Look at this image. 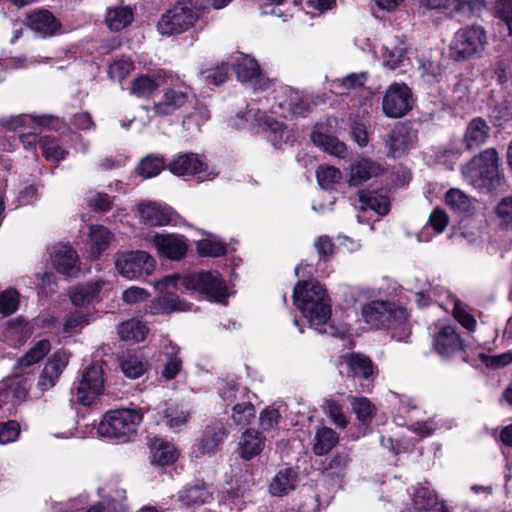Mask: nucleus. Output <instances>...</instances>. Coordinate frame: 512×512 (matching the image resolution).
<instances>
[{
    "label": "nucleus",
    "mask_w": 512,
    "mask_h": 512,
    "mask_svg": "<svg viewBox=\"0 0 512 512\" xmlns=\"http://www.w3.org/2000/svg\"><path fill=\"white\" fill-rule=\"evenodd\" d=\"M154 286L160 293L158 303L166 313L184 312L191 309L188 302L172 293V290L179 286L187 290L198 291L210 301L219 304H225L228 297L227 286L217 271H201L184 277L168 275L156 281Z\"/></svg>",
    "instance_id": "nucleus-1"
},
{
    "label": "nucleus",
    "mask_w": 512,
    "mask_h": 512,
    "mask_svg": "<svg viewBox=\"0 0 512 512\" xmlns=\"http://www.w3.org/2000/svg\"><path fill=\"white\" fill-rule=\"evenodd\" d=\"M294 304L302 312L311 326L320 333H326L327 329L318 327L327 324L331 317V299L326 289L318 282H298L293 292Z\"/></svg>",
    "instance_id": "nucleus-2"
},
{
    "label": "nucleus",
    "mask_w": 512,
    "mask_h": 512,
    "mask_svg": "<svg viewBox=\"0 0 512 512\" xmlns=\"http://www.w3.org/2000/svg\"><path fill=\"white\" fill-rule=\"evenodd\" d=\"M464 178L477 189L490 190L499 185V156L494 148L483 150L466 163L462 169Z\"/></svg>",
    "instance_id": "nucleus-3"
},
{
    "label": "nucleus",
    "mask_w": 512,
    "mask_h": 512,
    "mask_svg": "<svg viewBox=\"0 0 512 512\" xmlns=\"http://www.w3.org/2000/svg\"><path fill=\"white\" fill-rule=\"evenodd\" d=\"M140 410L122 408L108 411L98 425L102 437L125 439L134 434L142 421Z\"/></svg>",
    "instance_id": "nucleus-4"
},
{
    "label": "nucleus",
    "mask_w": 512,
    "mask_h": 512,
    "mask_svg": "<svg viewBox=\"0 0 512 512\" xmlns=\"http://www.w3.org/2000/svg\"><path fill=\"white\" fill-rule=\"evenodd\" d=\"M486 40V32L481 26L461 28L450 43V56L457 61L469 59L484 50Z\"/></svg>",
    "instance_id": "nucleus-5"
},
{
    "label": "nucleus",
    "mask_w": 512,
    "mask_h": 512,
    "mask_svg": "<svg viewBox=\"0 0 512 512\" xmlns=\"http://www.w3.org/2000/svg\"><path fill=\"white\" fill-rule=\"evenodd\" d=\"M197 19L198 13L192 5L178 2L161 15L157 30L163 36L181 34L189 30Z\"/></svg>",
    "instance_id": "nucleus-6"
},
{
    "label": "nucleus",
    "mask_w": 512,
    "mask_h": 512,
    "mask_svg": "<svg viewBox=\"0 0 512 512\" xmlns=\"http://www.w3.org/2000/svg\"><path fill=\"white\" fill-rule=\"evenodd\" d=\"M115 267L124 278L135 280L152 274L155 260L145 251L120 252L115 255Z\"/></svg>",
    "instance_id": "nucleus-7"
},
{
    "label": "nucleus",
    "mask_w": 512,
    "mask_h": 512,
    "mask_svg": "<svg viewBox=\"0 0 512 512\" xmlns=\"http://www.w3.org/2000/svg\"><path fill=\"white\" fill-rule=\"evenodd\" d=\"M364 321L372 327H391L407 319L406 310L396 308L391 303L372 301L362 308Z\"/></svg>",
    "instance_id": "nucleus-8"
},
{
    "label": "nucleus",
    "mask_w": 512,
    "mask_h": 512,
    "mask_svg": "<svg viewBox=\"0 0 512 512\" xmlns=\"http://www.w3.org/2000/svg\"><path fill=\"white\" fill-rule=\"evenodd\" d=\"M275 113L287 118L304 117L311 108L310 103L297 91L288 86H281L276 90Z\"/></svg>",
    "instance_id": "nucleus-9"
},
{
    "label": "nucleus",
    "mask_w": 512,
    "mask_h": 512,
    "mask_svg": "<svg viewBox=\"0 0 512 512\" xmlns=\"http://www.w3.org/2000/svg\"><path fill=\"white\" fill-rule=\"evenodd\" d=\"M432 347L442 358H451L464 353V343L455 326L439 324L433 334Z\"/></svg>",
    "instance_id": "nucleus-10"
},
{
    "label": "nucleus",
    "mask_w": 512,
    "mask_h": 512,
    "mask_svg": "<svg viewBox=\"0 0 512 512\" xmlns=\"http://www.w3.org/2000/svg\"><path fill=\"white\" fill-rule=\"evenodd\" d=\"M412 93L406 84L394 83L387 89L382 103L383 112L390 118L404 116L412 108Z\"/></svg>",
    "instance_id": "nucleus-11"
},
{
    "label": "nucleus",
    "mask_w": 512,
    "mask_h": 512,
    "mask_svg": "<svg viewBox=\"0 0 512 512\" xmlns=\"http://www.w3.org/2000/svg\"><path fill=\"white\" fill-rule=\"evenodd\" d=\"M104 389L103 371L100 366H88L82 375L77 389V401L83 405H91L102 394Z\"/></svg>",
    "instance_id": "nucleus-12"
},
{
    "label": "nucleus",
    "mask_w": 512,
    "mask_h": 512,
    "mask_svg": "<svg viewBox=\"0 0 512 512\" xmlns=\"http://www.w3.org/2000/svg\"><path fill=\"white\" fill-rule=\"evenodd\" d=\"M171 173L177 176H196L198 181L211 180L215 174L207 173L204 170V163L197 154L181 153L173 158L168 164Z\"/></svg>",
    "instance_id": "nucleus-13"
},
{
    "label": "nucleus",
    "mask_w": 512,
    "mask_h": 512,
    "mask_svg": "<svg viewBox=\"0 0 512 512\" xmlns=\"http://www.w3.org/2000/svg\"><path fill=\"white\" fill-rule=\"evenodd\" d=\"M340 372L346 370L348 376L373 380L377 370L372 360L361 353H347L339 357Z\"/></svg>",
    "instance_id": "nucleus-14"
},
{
    "label": "nucleus",
    "mask_w": 512,
    "mask_h": 512,
    "mask_svg": "<svg viewBox=\"0 0 512 512\" xmlns=\"http://www.w3.org/2000/svg\"><path fill=\"white\" fill-rule=\"evenodd\" d=\"M194 98L191 89L187 86L171 87L165 90L160 102L153 106L155 115L168 116L174 114Z\"/></svg>",
    "instance_id": "nucleus-15"
},
{
    "label": "nucleus",
    "mask_w": 512,
    "mask_h": 512,
    "mask_svg": "<svg viewBox=\"0 0 512 512\" xmlns=\"http://www.w3.org/2000/svg\"><path fill=\"white\" fill-rule=\"evenodd\" d=\"M233 68L239 81L250 83L253 87L260 89H266L269 86V80L264 77L254 58L242 55Z\"/></svg>",
    "instance_id": "nucleus-16"
},
{
    "label": "nucleus",
    "mask_w": 512,
    "mask_h": 512,
    "mask_svg": "<svg viewBox=\"0 0 512 512\" xmlns=\"http://www.w3.org/2000/svg\"><path fill=\"white\" fill-rule=\"evenodd\" d=\"M152 241L158 254L170 260H179L187 252L188 245L182 235L156 233Z\"/></svg>",
    "instance_id": "nucleus-17"
},
{
    "label": "nucleus",
    "mask_w": 512,
    "mask_h": 512,
    "mask_svg": "<svg viewBox=\"0 0 512 512\" xmlns=\"http://www.w3.org/2000/svg\"><path fill=\"white\" fill-rule=\"evenodd\" d=\"M69 362V354L65 351H56L52 358L44 366L38 380V387L41 391L51 389L58 381L63 370Z\"/></svg>",
    "instance_id": "nucleus-18"
},
{
    "label": "nucleus",
    "mask_w": 512,
    "mask_h": 512,
    "mask_svg": "<svg viewBox=\"0 0 512 512\" xmlns=\"http://www.w3.org/2000/svg\"><path fill=\"white\" fill-rule=\"evenodd\" d=\"M27 25L42 38L54 36L60 32L61 23L48 10H36L27 17Z\"/></svg>",
    "instance_id": "nucleus-19"
},
{
    "label": "nucleus",
    "mask_w": 512,
    "mask_h": 512,
    "mask_svg": "<svg viewBox=\"0 0 512 512\" xmlns=\"http://www.w3.org/2000/svg\"><path fill=\"white\" fill-rule=\"evenodd\" d=\"M51 257L55 268L60 273L73 276L79 272L77 266L78 256L72 247L65 244H57L52 248Z\"/></svg>",
    "instance_id": "nucleus-20"
},
{
    "label": "nucleus",
    "mask_w": 512,
    "mask_h": 512,
    "mask_svg": "<svg viewBox=\"0 0 512 512\" xmlns=\"http://www.w3.org/2000/svg\"><path fill=\"white\" fill-rule=\"evenodd\" d=\"M140 220L150 226H163L173 219V211L166 205L156 202L142 203L138 207Z\"/></svg>",
    "instance_id": "nucleus-21"
},
{
    "label": "nucleus",
    "mask_w": 512,
    "mask_h": 512,
    "mask_svg": "<svg viewBox=\"0 0 512 512\" xmlns=\"http://www.w3.org/2000/svg\"><path fill=\"white\" fill-rule=\"evenodd\" d=\"M227 435L228 431L223 422L215 421L210 423L206 426L203 435L199 440L198 449L200 453H214Z\"/></svg>",
    "instance_id": "nucleus-22"
},
{
    "label": "nucleus",
    "mask_w": 512,
    "mask_h": 512,
    "mask_svg": "<svg viewBox=\"0 0 512 512\" xmlns=\"http://www.w3.org/2000/svg\"><path fill=\"white\" fill-rule=\"evenodd\" d=\"M490 134V127L487 122L480 118L472 119L465 130L463 142L468 150H474L484 145Z\"/></svg>",
    "instance_id": "nucleus-23"
},
{
    "label": "nucleus",
    "mask_w": 512,
    "mask_h": 512,
    "mask_svg": "<svg viewBox=\"0 0 512 512\" xmlns=\"http://www.w3.org/2000/svg\"><path fill=\"white\" fill-rule=\"evenodd\" d=\"M298 485V474L292 468L279 470L271 479L269 493L275 497H283L294 491Z\"/></svg>",
    "instance_id": "nucleus-24"
},
{
    "label": "nucleus",
    "mask_w": 512,
    "mask_h": 512,
    "mask_svg": "<svg viewBox=\"0 0 512 512\" xmlns=\"http://www.w3.org/2000/svg\"><path fill=\"white\" fill-rule=\"evenodd\" d=\"M134 20V11L123 3L109 7L105 14V23L111 31H121L131 25Z\"/></svg>",
    "instance_id": "nucleus-25"
},
{
    "label": "nucleus",
    "mask_w": 512,
    "mask_h": 512,
    "mask_svg": "<svg viewBox=\"0 0 512 512\" xmlns=\"http://www.w3.org/2000/svg\"><path fill=\"white\" fill-rule=\"evenodd\" d=\"M150 454L151 463L159 466L174 463L179 455L173 443L160 438H155L151 441Z\"/></svg>",
    "instance_id": "nucleus-26"
},
{
    "label": "nucleus",
    "mask_w": 512,
    "mask_h": 512,
    "mask_svg": "<svg viewBox=\"0 0 512 512\" xmlns=\"http://www.w3.org/2000/svg\"><path fill=\"white\" fill-rule=\"evenodd\" d=\"M383 64L390 70L403 67L408 61L406 57V45L399 38H394L383 47Z\"/></svg>",
    "instance_id": "nucleus-27"
},
{
    "label": "nucleus",
    "mask_w": 512,
    "mask_h": 512,
    "mask_svg": "<svg viewBox=\"0 0 512 512\" xmlns=\"http://www.w3.org/2000/svg\"><path fill=\"white\" fill-rule=\"evenodd\" d=\"M386 145L392 157L396 158L403 155L412 146V137L408 128L404 125H397L389 133Z\"/></svg>",
    "instance_id": "nucleus-28"
},
{
    "label": "nucleus",
    "mask_w": 512,
    "mask_h": 512,
    "mask_svg": "<svg viewBox=\"0 0 512 512\" xmlns=\"http://www.w3.org/2000/svg\"><path fill=\"white\" fill-rule=\"evenodd\" d=\"M265 446V439L253 429L246 430L240 439L239 448L242 458L250 460L260 454Z\"/></svg>",
    "instance_id": "nucleus-29"
},
{
    "label": "nucleus",
    "mask_w": 512,
    "mask_h": 512,
    "mask_svg": "<svg viewBox=\"0 0 512 512\" xmlns=\"http://www.w3.org/2000/svg\"><path fill=\"white\" fill-rule=\"evenodd\" d=\"M212 499V493L203 482L186 486L179 492V500L185 505L207 504L210 503Z\"/></svg>",
    "instance_id": "nucleus-30"
},
{
    "label": "nucleus",
    "mask_w": 512,
    "mask_h": 512,
    "mask_svg": "<svg viewBox=\"0 0 512 512\" xmlns=\"http://www.w3.org/2000/svg\"><path fill=\"white\" fill-rule=\"evenodd\" d=\"M163 355L165 363L161 372V377L167 381L176 378L182 369V359L178 356L179 347L171 342L163 346Z\"/></svg>",
    "instance_id": "nucleus-31"
},
{
    "label": "nucleus",
    "mask_w": 512,
    "mask_h": 512,
    "mask_svg": "<svg viewBox=\"0 0 512 512\" xmlns=\"http://www.w3.org/2000/svg\"><path fill=\"white\" fill-rule=\"evenodd\" d=\"M359 209L362 211L372 210L378 215H385L389 211V202L387 197L376 191L361 190L358 193Z\"/></svg>",
    "instance_id": "nucleus-32"
},
{
    "label": "nucleus",
    "mask_w": 512,
    "mask_h": 512,
    "mask_svg": "<svg viewBox=\"0 0 512 512\" xmlns=\"http://www.w3.org/2000/svg\"><path fill=\"white\" fill-rule=\"evenodd\" d=\"M113 240V234L102 225H93L89 232V246L93 257H99L107 250Z\"/></svg>",
    "instance_id": "nucleus-33"
},
{
    "label": "nucleus",
    "mask_w": 512,
    "mask_h": 512,
    "mask_svg": "<svg viewBox=\"0 0 512 512\" xmlns=\"http://www.w3.org/2000/svg\"><path fill=\"white\" fill-rule=\"evenodd\" d=\"M339 437L337 433L329 427H319L312 441V450L318 455L328 454L338 443Z\"/></svg>",
    "instance_id": "nucleus-34"
},
{
    "label": "nucleus",
    "mask_w": 512,
    "mask_h": 512,
    "mask_svg": "<svg viewBox=\"0 0 512 512\" xmlns=\"http://www.w3.org/2000/svg\"><path fill=\"white\" fill-rule=\"evenodd\" d=\"M103 283L100 281L79 285L72 288L70 299L74 306L85 307L92 303L98 296Z\"/></svg>",
    "instance_id": "nucleus-35"
},
{
    "label": "nucleus",
    "mask_w": 512,
    "mask_h": 512,
    "mask_svg": "<svg viewBox=\"0 0 512 512\" xmlns=\"http://www.w3.org/2000/svg\"><path fill=\"white\" fill-rule=\"evenodd\" d=\"M219 395L227 406L232 405V407L237 402L251 399L248 389L234 381H223L219 388Z\"/></svg>",
    "instance_id": "nucleus-36"
},
{
    "label": "nucleus",
    "mask_w": 512,
    "mask_h": 512,
    "mask_svg": "<svg viewBox=\"0 0 512 512\" xmlns=\"http://www.w3.org/2000/svg\"><path fill=\"white\" fill-rule=\"evenodd\" d=\"M313 143L334 156L343 158L346 154V145L339 141L336 137L314 131L311 135Z\"/></svg>",
    "instance_id": "nucleus-37"
},
{
    "label": "nucleus",
    "mask_w": 512,
    "mask_h": 512,
    "mask_svg": "<svg viewBox=\"0 0 512 512\" xmlns=\"http://www.w3.org/2000/svg\"><path fill=\"white\" fill-rule=\"evenodd\" d=\"M51 350V344L48 340H39L31 347L17 362L16 370L24 367H30L41 361Z\"/></svg>",
    "instance_id": "nucleus-38"
},
{
    "label": "nucleus",
    "mask_w": 512,
    "mask_h": 512,
    "mask_svg": "<svg viewBox=\"0 0 512 512\" xmlns=\"http://www.w3.org/2000/svg\"><path fill=\"white\" fill-rule=\"evenodd\" d=\"M378 167L367 159L357 161L351 167L350 185L358 186L376 174Z\"/></svg>",
    "instance_id": "nucleus-39"
},
{
    "label": "nucleus",
    "mask_w": 512,
    "mask_h": 512,
    "mask_svg": "<svg viewBox=\"0 0 512 512\" xmlns=\"http://www.w3.org/2000/svg\"><path fill=\"white\" fill-rule=\"evenodd\" d=\"M445 203L456 213L465 214L473 209L472 200L459 189H450L445 195Z\"/></svg>",
    "instance_id": "nucleus-40"
},
{
    "label": "nucleus",
    "mask_w": 512,
    "mask_h": 512,
    "mask_svg": "<svg viewBox=\"0 0 512 512\" xmlns=\"http://www.w3.org/2000/svg\"><path fill=\"white\" fill-rule=\"evenodd\" d=\"M148 332L147 327L136 319H130L118 328V334L123 340L143 341Z\"/></svg>",
    "instance_id": "nucleus-41"
},
{
    "label": "nucleus",
    "mask_w": 512,
    "mask_h": 512,
    "mask_svg": "<svg viewBox=\"0 0 512 512\" xmlns=\"http://www.w3.org/2000/svg\"><path fill=\"white\" fill-rule=\"evenodd\" d=\"M189 418L190 412L179 405H170L164 411V421L170 429H181Z\"/></svg>",
    "instance_id": "nucleus-42"
},
{
    "label": "nucleus",
    "mask_w": 512,
    "mask_h": 512,
    "mask_svg": "<svg viewBox=\"0 0 512 512\" xmlns=\"http://www.w3.org/2000/svg\"><path fill=\"white\" fill-rule=\"evenodd\" d=\"M349 401L359 421L368 424L375 414V407L368 398L349 396Z\"/></svg>",
    "instance_id": "nucleus-43"
},
{
    "label": "nucleus",
    "mask_w": 512,
    "mask_h": 512,
    "mask_svg": "<svg viewBox=\"0 0 512 512\" xmlns=\"http://www.w3.org/2000/svg\"><path fill=\"white\" fill-rule=\"evenodd\" d=\"M28 121L37 122L41 126H49L51 122V117L49 116H30V115H17L10 116L8 118H3L0 120V123L3 127L9 130H16L20 127H23L27 124Z\"/></svg>",
    "instance_id": "nucleus-44"
},
{
    "label": "nucleus",
    "mask_w": 512,
    "mask_h": 512,
    "mask_svg": "<svg viewBox=\"0 0 512 512\" xmlns=\"http://www.w3.org/2000/svg\"><path fill=\"white\" fill-rule=\"evenodd\" d=\"M165 168L164 159L156 155H148L142 159L137 167L139 175L144 178L157 176Z\"/></svg>",
    "instance_id": "nucleus-45"
},
{
    "label": "nucleus",
    "mask_w": 512,
    "mask_h": 512,
    "mask_svg": "<svg viewBox=\"0 0 512 512\" xmlns=\"http://www.w3.org/2000/svg\"><path fill=\"white\" fill-rule=\"evenodd\" d=\"M232 411V419L239 426L249 425L255 417V408L251 403V399L237 402L232 407Z\"/></svg>",
    "instance_id": "nucleus-46"
},
{
    "label": "nucleus",
    "mask_w": 512,
    "mask_h": 512,
    "mask_svg": "<svg viewBox=\"0 0 512 512\" xmlns=\"http://www.w3.org/2000/svg\"><path fill=\"white\" fill-rule=\"evenodd\" d=\"M148 368V363L142 358L129 355L121 362V370L125 376L136 379L141 377Z\"/></svg>",
    "instance_id": "nucleus-47"
},
{
    "label": "nucleus",
    "mask_w": 512,
    "mask_h": 512,
    "mask_svg": "<svg viewBox=\"0 0 512 512\" xmlns=\"http://www.w3.org/2000/svg\"><path fill=\"white\" fill-rule=\"evenodd\" d=\"M322 408L326 416L340 428H345L348 418L343 412V406L333 399H325Z\"/></svg>",
    "instance_id": "nucleus-48"
},
{
    "label": "nucleus",
    "mask_w": 512,
    "mask_h": 512,
    "mask_svg": "<svg viewBox=\"0 0 512 512\" xmlns=\"http://www.w3.org/2000/svg\"><path fill=\"white\" fill-rule=\"evenodd\" d=\"M485 7L483 0H453L451 16H469L480 12Z\"/></svg>",
    "instance_id": "nucleus-49"
},
{
    "label": "nucleus",
    "mask_w": 512,
    "mask_h": 512,
    "mask_svg": "<svg viewBox=\"0 0 512 512\" xmlns=\"http://www.w3.org/2000/svg\"><path fill=\"white\" fill-rule=\"evenodd\" d=\"M39 144L47 160L60 161L64 159L66 151L57 143L54 138L49 136L41 137Z\"/></svg>",
    "instance_id": "nucleus-50"
},
{
    "label": "nucleus",
    "mask_w": 512,
    "mask_h": 512,
    "mask_svg": "<svg viewBox=\"0 0 512 512\" xmlns=\"http://www.w3.org/2000/svg\"><path fill=\"white\" fill-rule=\"evenodd\" d=\"M316 177L321 188L328 190L340 181L342 174L335 167L320 166L316 171Z\"/></svg>",
    "instance_id": "nucleus-51"
},
{
    "label": "nucleus",
    "mask_w": 512,
    "mask_h": 512,
    "mask_svg": "<svg viewBox=\"0 0 512 512\" xmlns=\"http://www.w3.org/2000/svg\"><path fill=\"white\" fill-rule=\"evenodd\" d=\"M366 81V73H351L341 79L333 80L331 86L334 89L351 90L363 87Z\"/></svg>",
    "instance_id": "nucleus-52"
},
{
    "label": "nucleus",
    "mask_w": 512,
    "mask_h": 512,
    "mask_svg": "<svg viewBox=\"0 0 512 512\" xmlns=\"http://www.w3.org/2000/svg\"><path fill=\"white\" fill-rule=\"evenodd\" d=\"M19 306V294L15 289L9 288L0 294V313L9 316L16 312Z\"/></svg>",
    "instance_id": "nucleus-53"
},
{
    "label": "nucleus",
    "mask_w": 512,
    "mask_h": 512,
    "mask_svg": "<svg viewBox=\"0 0 512 512\" xmlns=\"http://www.w3.org/2000/svg\"><path fill=\"white\" fill-rule=\"evenodd\" d=\"M159 84L148 76H141L132 82L131 93L137 97H148L157 88Z\"/></svg>",
    "instance_id": "nucleus-54"
},
{
    "label": "nucleus",
    "mask_w": 512,
    "mask_h": 512,
    "mask_svg": "<svg viewBox=\"0 0 512 512\" xmlns=\"http://www.w3.org/2000/svg\"><path fill=\"white\" fill-rule=\"evenodd\" d=\"M197 250L202 256L219 257L226 253V246L221 241L203 239L197 243Z\"/></svg>",
    "instance_id": "nucleus-55"
},
{
    "label": "nucleus",
    "mask_w": 512,
    "mask_h": 512,
    "mask_svg": "<svg viewBox=\"0 0 512 512\" xmlns=\"http://www.w3.org/2000/svg\"><path fill=\"white\" fill-rule=\"evenodd\" d=\"M133 68V63L129 60H116L110 64L108 75L112 80L122 81L130 74Z\"/></svg>",
    "instance_id": "nucleus-56"
},
{
    "label": "nucleus",
    "mask_w": 512,
    "mask_h": 512,
    "mask_svg": "<svg viewBox=\"0 0 512 512\" xmlns=\"http://www.w3.org/2000/svg\"><path fill=\"white\" fill-rule=\"evenodd\" d=\"M33 378L29 375L21 376L20 372H16L15 379L12 382L14 397L18 400H24L30 390Z\"/></svg>",
    "instance_id": "nucleus-57"
},
{
    "label": "nucleus",
    "mask_w": 512,
    "mask_h": 512,
    "mask_svg": "<svg viewBox=\"0 0 512 512\" xmlns=\"http://www.w3.org/2000/svg\"><path fill=\"white\" fill-rule=\"evenodd\" d=\"M20 434V425L18 422L10 420L0 423V444L5 445L14 442Z\"/></svg>",
    "instance_id": "nucleus-58"
},
{
    "label": "nucleus",
    "mask_w": 512,
    "mask_h": 512,
    "mask_svg": "<svg viewBox=\"0 0 512 512\" xmlns=\"http://www.w3.org/2000/svg\"><path fill=\"white\" fill-rule=\"evenodd\" d=\"M228 71V65L222 64L220 67L201 71L200 75L208 83L218 86L226 81Z\"/></svg>",
    "instance_id": "nucleus-59"
},
{
    "label": "nucleus",
    "mask_w": 512,
    "mask_h": 512,
    "mask_svg": "<svg viewBox=\"0 0 512 512\" xmlns=\"http://www.w3.org/2000/svg\"><path fill=\"white\" fill-rule=\"evenodd\" d=\"M454 318L467 330L474 331L476 328L475 318L466 310L464 305L456 302L453 309Z\"/></svg>",
    "instance_id": "nucleus-60"
},
{
    "label": "nucleus",
    "mask_w": 512,
    "mask_h": 512,
    "mask_svg": "<svg viewBox=\"0 0 512 512\" xmlns=\"http://www.w3.org/2000/svg\"><path fill=\"white\" fill-rule=\"evenodd\" d=\"M496 214L501 224L512 227V196L504 197L496 207Z\"/></svg>",
    "instance_id": "nucleus-61"
},
{
    "label": "nucleus",
    "mask_w": 512,
    "mask_h": 512,
    "mask_svg": "<svg viewBox=\"0 0 512 512\" xmlns=\"http://www.w3.org/2000/svg\"><path fill=\"white\" fill-rule=\"evenodd\" d=\"M280 413L277 409L267 408L260 413V426L264 431H270L279 424Z\"/></svg>",
    "instance_id": "nucleus-62"
},
{
    "label": "nucleus",
    "mask_w": 512,
    "mask_h": 512,
    "mask_svg": "<svg viewBox=\"0 0 512 512\" xmlns=\"http://www.w3.org/2000/svg\"><path fill=\"white\" fill-rule=\"evenodd\" d=\"M497 11L501 21L512 36V0H498Z\"/></svg>",
    "instance_id": "nucleus-63"
},
{
    "label": "nucleus",
    "mask_w": 512,
    "mask_h": 512,
    "mask_svg": "<svg viewBox=\"0 0 512 512\" xmlns=\"http://www.w3.org/2000/svg\"><path fill=\"white\" fill-rule=\"evenodd\" d=\"M87 323H88V320L84 314L79 313V312L71 313L65 320L64 331L68 332V333L78 332Z\"/></svg>",
    "instance_id": "nucleus-64"
}]
</instances>
